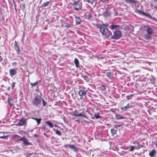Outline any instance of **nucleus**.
Masks as SVG:
<instances>
[{
  "mask_svg": "<svg viewBox=\"0 0 157 157\" xmlns=\"http://www.w3.org/2000/svg\"><path fill=\"white\" fill-rule=\"evenodd\" d=\"M14 49L16 51L17 53L19 54L20 52V48L18 43L16 41L14 42Z\"/></svg>",
  "mask_w": 157,
  "mask_h": 157,
  "instance_id": "obj_8",
  "label": "nucleus"
},
{
  "mask_svg": "<svg viewBox=\"0 0 157 157\" xmlns=\"http://www.w3.org/2000/svg\"><path fill=\"white\" fill-rule=\"evenodd\" d=\"M96 26L98 28H99V29H100V28H101V27L100 26H102V25H98V24H96Z\"/></svg>",
  "mask_w": 157,
  "mask_h": 157,
  "instance_id": "obj_46",
  "label": "nucleus"
},
{
  "mask_svg": "<svg viewBox=\"0 0 157 157\" xmlns=\"http://www.w3.org/2000/svg\"><path fill=\"white\" fill-rule=\"evenodd\" d=\"M41 97L38 94H37L36 95L34 100L33 101V105L35 106H37L39 104L41 101Z\"/></svg>",
  "mask_w": 157,
  "mask_h": 157,
  "instance_id": "obj_4",
  "label": "nucleus"
},
{
  "mask_svg": "<svg viewBox=\"0 0 157 157\" xmlns=\"http://www.w3.org/2000/svg\"><path fill=\"white\" fill-rule=\"evenodd\" d=\"M17 136L20 137V138L19 139V140L22 141L23 144L25 146H27L31 144V143L29 142L28 140L25 138V136L21 137L17 135H16L15 136V137Z\"/></svg>",
  "mask_w": 157,
  "mask_h": 157,
  "instance_id": "obj_5",
  "label": "nucleus"
},
{
  "mask_svg": "<svg viewBox=\"0 0 157 157\" xmlns=\"http://www.w3.org/2000/svg\"><path fill=\"white\" fill-rule=\"evenodd\" d=\"M138 146L140 147V148L142 147L143 146V145L141 144L139 145Z\"/></svg>",
  "mask_w": 157,
  "mask_h": 157,
  "instance_id": "obj_53",
  "label": "nucleus"
},
{
  "mask_svg": "<svg viewBox=\"0 0 157 157\" xmlns=\"http://www.w3.org/2000/svg\"><path fill=\"white\" fill-rule=\"evenodd\" d=\"M62 118L65 123L66 124L68 125V122L67 119L64 116H63V117H62Z\"/></svg>",
  "mask_w": 157,
  "mask_h": 157,
  "instance_id": "obj_29",
  "label": "nucleus"
},
{
  "mask_svg": "<svg viewBox=\"0 0 157 157\" xmlns=\"http://www.w3.org/2000/svg\"><path fill=\"white\" fill-rule=\"evenodd\" d=\"M130 0H124V1L128 3H129Z\"/></svg>",
  "mask_w": 157,
  "mask_h": 157,
  "instance_id": "obj_48",
  "label": "nucleus"
},
{
  "mask_svg": "<svg viewBox=\"0 0 157 157\" xmlns=\"http://www.w3.org/2000/svg\"><path fill=\"white\" fill-rule=\"evenodd\" d=\"M6 94L7 95H8L9 96V97H10V95L8 94Z\"/></svg>",
  "mask_w": 157,
  "mask_h": 157,
  "instance_id": "obj_63",
  "label": "nucleus"
},
{
  "mask_svg": "<svg viewBox=\"0 0 157 157\" xmlns=\"http://www.w3.org/2000/svg\"><path fill=\"white\" fill-rule=\"evenodd\" d=\"M132 96H133V95L132 94V95H129V96H127L126 98H127V99H128V100L129 99H130L131 97H132Z\"/></svg>",
  "mask_w": 157,
  "mask_h": 157,
  "instance_id": "obj_45",
  "label": "nucleus"
},
{
  "mask_svg": "<svg viewBox=\"0 0 157 157\" xmlns=\"http://www.w3.org/2000/svg\"><path fill=\"white\" fill-rule=\"evenodd\" d=\"M147 32L148 34L152 35L154 32V30L151 27H148L147 29Z\"/></svg>",
  "mask_w": 157,
  "mask_h": 157,
  "instance_id": "obj_10",
  "label": "nucleus"
},
{
  "mask_svg": "<svg viewBox=\"0 0 157 157\" xmlns=\"http://www.w3.org/2000/svg\"><path fill=\"white\" fill-rule=\"evenodd\" d=\"M43 128L44 129H45V127H43Z\"/></svg>",
  "mask_w": 157,
  "mask_h": 157,
  "instance_id": "obj_62",
  "label": "nucleus"
},
{
  "mask_svg": "<svg viewBox=\"0 0 157 157\" xmlns=\"http://www.w3.org/2000/svg\"><path fill=\"white\" fill-rule=\"evenodd\" d=\"M75 121H77V122H79V120H75Z\"/></svg>",
  "mask_w": 157,
  "mask_h": 157,
  "instance_id": "obj_58",
  "label": "nucleus"
},
{
  "mask_svg": "<svg viewBox=\"0 0 157 157\" xmlns=\"http://www.w3.org/2000/svg\"><path fill=\"white\" fill-rule=\"evenodd\" d=\"M76 67H79V62L77 58H75L74 61Z\"/></svg>",
  "mask_w": 157,
  "mask_h": 157,
  "instance_id": "obj_17",
  "label": "nucleus"
},
{
  "mask_svg": "<svg viewBox=\"0 0 157 157\" xmlns=\"http://www.w3.org/2000/svg\"><path fill=\"white\" fill-rule=\"evenodd\" d=\"M122 126V125L121 124H118V125L116 124L114 126V127L115 128H117L118 127H121Z\"/></svg>",
  "mask_w": 157,
  "mask_h": 157,
  "instance_id": "obj_40",
  "label": "nucleus"
},
{
  "mask_svg": "<svg viewBox=\"0 0 157 157\" xmlns=\"http://www.w3.org/2000/svg\"><path fill=\"white\" fill-rule=\"evenodd\" d=\"M135 154H137L138 155H140V154L139 153H135Z\"/></svg>",
  "mask_w": 157,
  "mask_h": 157,
  "instance_id": "obj_57",
  "label": "nucleus"
},
{
  "mask_svg": "<svg viewBox=\"0 0 157 157\" xmlns=\"http://www.w3.org/2000/svg\"><path fill=\"white\" fill-rule=\"evenodd\" d=\"M144 16L147 17L152 21L155 22H157V19L152 17L150 14H148L145 13Z\"/></svg>",
  "mask_w": 157,
  "mask_h": 157,
  "instance_id": "obj_11",
  "label": "nucleus"
},
{
  "mask_svg": "<svg viewBox=\"0 0 157 157\" xmlns=\"http://www.w3.org/2000/svg\"><path fill=\"white\" fill-rule=\"evenodd\" d=\"M156 146L157 147V141L156 142Z\"/></svg>",
  "mask_w": 157,
  "mask_h": 157,
  "instance_id": "obj_61",
  "label": "nucleus"
},
{
  "mask_svg": "<svg viewBox=\"0 0 157 157\" xmlns=\"http://www.w3.org/2000/svg\"><path fill=\"white\" fill-rule=\"evenodd\" d=\"M108 25L106 24H102V26H100L101 28L100 31L101 32L102 34L107 37H109L112 35V33L109 32L108 29L106 28V27Z\"/></svg>",
  "mask_w": 157,
  "mask_h": 157,
  "instance_id": "obj_1",
  "label": "nucleus"
},
{
  "mask_svg": "<svg viewBox=\"0 0 157 157\" xmlns=\"http://www.w3.org/2000/svg\"><path fill=\"white\" fill-rule=\"evenodd\" d=\"M20 7L21 9H22L23 11H24L25 8V4L23 3L22 4L20 5Z\"/></svg>",
  "mask_w": 157,
  "mask_h": 157,
  "instance_id": "obj_26",
  "label": "nucleus"
},
{
  "mask_svg": "<svg viewBox=\"0 0 157 157\" xmlns=\"http://www.w3.org/2000/svg\"><path fill=\"white\" fill-rule=\"evenodd\" d=\"M151 5L155 7H157V1H154L152 2Z\"/></svg>",
  "mask_w": 157,
  "mask_h": 157,
  "instance_id": "obj_28",
  "label": "nucleus"
},
{
  "mask_svg": "<svg viewBox=\"0 0 157 157\" xmlns=\"http://www.w3.org/2000/svg\"><path fill=\"white\" fill-rule=\"evenodd\" d=\"M31 118H32L34 120H36V122H37V125H38L40 123V122L41 121V119L40 118L37 119V118H34L33 117H32Z\"/></svg>",
  "mask_w": 157,
  "mask_h": 157,
  "instance_id": "obj_19",
  "label": "nucleus"
},
{
  "mask_svg": "<svg viewBox=\"0 0 157 157\" xmlns=\"http://www.w3.org/2000/svg\"><path fill=\"white\" fill-rule=\"evenodd\" d=\"M46 123L48 124L50 128H53V125L49 121H47L46 122Z\"/></svg>",
  "mask_w": 157,
  "mask_h": 157,
  "instance_id": "obj_30",
  "label": "nucleus"
},
{
  "mask_svg": "<svg viewBox=\"0 0 157 157\" xmlns=\"http://www.w3.org/2000/svg\"><path fill=\"white\" fill-rule=\"evenodd\" d=\"M37 81H36V82H34V83H31V85L32 86H36V85L37 83Z\"/></svg>",
  "mask_w": 157,
  "mask_h": 157,
  "instance_id": "obj_36",
  "label": "nucleus"
},
{
  "mask_svg": "<svg viewBox=\"0 0 157 157\" xmlns=\"http://www.w3.org/2000/svg\"><path fill=\"white\" fill-rule=\"evenodd\" d=\"M42 101L43 103V105L44 106H45L46 104V102L43 99H42Z\"/></svg>",
  "mask_w": 157,
  "mask_h": 157,
  "instance_id": "obj_38",
  "label": "nucleus"
},
{
  "mask_svg": "<svg viewBox=\"0 0 157 157\" xmlns=\"http://www.w3.org/2000/svg\"><path fill=\"white\" fill-rule=\"evenodd\" d=\"M83 78L85 80H86V79H88V77L86 76H84Z\"/></svg>",
  "mask_w": 157,
  "mask_h": 157,
  "instance_id": "obj_52",
  "label": "nucleus"
},
{
  "mask_svg": "<svg viewBox=\"0 0 157 157\" xmlns=\"http://www.w3.org/2000/svg\"><path fill=\"white\" fill-rule=\"evenodd\" d=\"M152 79L154 81L155 80V79L154 77H152Z\"/></svg>",
  "mask_w": 157,
  "mask_h": 157,
  "instance_id": "obj_56",
  "label": "nucleus"
},
{
  "mask_svg": "<svg viewBox=\"0 0 157 157\" xmlns=\"http://www.w3.org/2000/svg\"><path fill=\"white\" fill-rule=\"evenodd\" d=\"M115 118L117 120L125 118V117L121 115H116Z\"/></svg>",
  "mask_w": 157,
  "mask_h": 157,
  "instance_id": "obj_18",
  "label": "nucleus"
},
{
  "mask_svg": "<svg viewBox=\"0 0 157 157\" xmlns=\"http://www.w3.org/2000/svg\"><path fill=\"white\" fill-rule=\"evenodd\" d=\"M86 112H87L89 114L90 116H93V114L91 113L90 112L88 109H87L86 110Z\"/></svg>",
  "mask_w": 157,
  "mask_h": 157,
  "instance_id": "obj_41",
  "label": "nucleus"
},
{
  "mask_svg": "<svg viewBox=\"0 0 157 157\" xmlns=\"http://www.w3.org/2000/svg\"><path fill=\"white\" fill-rule=\"evenodd\" d=\"M65 26L67 28H69V27H70V25L69 24H67L66 25H65Z\"/></svg>",
  "mask_w": 157,
  "mask_h": 157,
  "instance_id": "obj_47",
  "label": "nucleus"
},
{
  "mask_svg": "<svg viewBox=\"0 0 157 157\" xmlns=\"http://www.w3.org/2000/svg\"><path fill=\"white\" fill-rule=\"evenodd\" d=\"M151 34H149L147 33L145 36V39L147 40H150L151 39Z\"/></svg>",
  "mask_w": 157,
  "mask_h": 157,
  "instance_id": "obj_24",
  "label": "nucleus"
},
{
  "mask_svg": "<svg viewBox=\"0 0 157 157\" xmlns=\"http://www.w3.org/2000/svg\"><path fill=\"white\" fill-rule=\"evenodd\" d=\"M73 149V150L74 151L77 152L78 151V148L76 147L75 146V148Z\"/></svg>",
  "mask_w": 157,
  "mask_h": 157,
  "instance_id": "obj_43",
  "label": "nucleus"
},
{
  "mask_svg": "<svg viewBox=\"0 0 157 157\" xmlns=\"http://www.w3.org/2000/svg\"><path fill=\"white\" fill-rule=\"evenodd\" d=\"M111 131L112 134L114 135L116 133V131L113 129H111Z\"/></svg>",
  "mask_w": 157,
  "mask_h": 157,
  "instance_id": "obj_33",
  "label": "nucleus"
},
{
  "mask_svg": "<svg viewBox=\"0 0 157 157\" xmlns=\"http://www.w3.org/2000/svg\"><path fill=\"white\" fill-rule=\"evenodd\" d=\"M10 89V87H9V88H8V90H9Z\"/></svg>",
  "mask_w": 157,
  "mask_h": 157,
  "instance_id": "obj_64",
  "label": "nucleus"
},
{
  "mask_svg": "<svg viewBox=\"0 0 157 157\" xmlns=\"http://www.w3.org/2000/svg\"><path fill=\"white\" fill-rule=\"evenodd\" d=\"M7 101L9 103L10 106L11 107L14 105L13 100L12 98L9 97L8 98Z\"/></svg>",
  "mask_w": 157,
  "mask_h": 157,
  "instance_id": "obj_12",
  "label": "nucleus"
},
{
  "mask_svg": "<svg viewBox=\"0 0 157 157\" xmlns=\"http://www.w3.org/2000/svg\"><path fill=\"white\" fill-rule=\"evenodd\" d=\"M27 119L28 118L24 119L23 118H21L17 125L18 126H21L24 125L26 126Z\"/></svg>",
  "mask_w": 157,
  "mask_h": 157,
  "instance_id": "obj_7",
  "label": "nucleus"
},
{
  "mask_svg": "<svg viewBox=\"0 0 157 157\" xmlns=\"http://www.w3.org/2000/svg\"><path fill=\"white\" fill-rule=\"evenodd\" d=\"M113 33L114 35L111 36V38L113 39H118L122 36V32L119 30H116Z\"/></svg>",
  "mask_w": 157,
  "mask_h": 157,
  "instance_id": "obj_3",
  "label": "nucleus"
},
{
  "mask_svg": "<svg viewBox=\"0 0 157 157\" xmlns=\"http://www.w3.org/2000/svg\"><path fill=\"white\" fill-rule=\"evenodd\" d=\"M44 136H46L47 137H48V136L47 135H46L45 133H44Z\"/></svg>",
  "mask_w": 157,
  "mask_h": 157,
  "instance_id": "obj_55",
  "label": "nucleus"
},
{
  "mask_svg": "<svg viewBox=\"0 0 157 157\" xmlns=\"http://www.w3.org/2000/svg\"><path fill=\"white\" fill-rule=\"evenodd\" d=\"M13 5H14V7L15 10H16V11H17V9H16V4L15 2L14 1H13Z\"/></svg>",
  "mask_w": 157,
  "mask_h": 157,
  "instance_id": "obj_44",
  "label": "nucleus"
},
{
  "mask_svg": "<svg viewBox=\"0 0 157 157\" xmlns=\"http://www.w3.org/2000/svg\"><path fill=\"white\" fill-rule=\"evenodd\" d=\"M129 104L128 103L126 106L124 107H121V109L122 110L125 111L126 110L128 109L130 107L129 106Z\"/></svg>",
  "mask_w": 157,
  "mask_h": 157,
  "instance_id": "obj_22",
  "label": "nucleus"
},
{
  "mask_svg": "<svg viewBox=\"0 0 157 157\" xmlns=\"http://www.w3.org/2000/svg\"><path fill=\"white\" fill-rule=\"evenodd\" d=\"M87 17H88V18H90V17H91V15L90 14H89L87 16Z\"/></svg>",
  "mask_w": 157,
  "mask_h": 157,
  "instance_id": "obj_49",
  "label": "nucleus"
},
{
  "mask_svg": "<svg viewBox=\"0 0 157 157\" xmlns=\"http://www.w3.org/2000/svg\"><path fill=\"white\" fill-rule=\"evenodd\" d=\"M75 18L76 25H79L81 23L82 21L80 17L75 16Z\"/></svg>",
  "mask_w": 157,
  "mask_h": 157,
  "instance_id": "obj_14",
  "label": "nucleus"
},
{
  "mask_svg": "<svg viewBox=\"0 0 157 157\" xmlns=\"http://www.w3.org/2000/svg\"><path fill=\"white\" fill-rule=\"evenodd\" d=\"M74 9L77 10H80L81 8L82 3L80 1L75 2L73 4Z\"/></svg>",
  "mask_w": 157,
  "mask_h": 157,
  "instance_id": "obj_6",
  "label": "nucleus"
},
{
  "mask_svg": "<svg viewBox=\"0 0 157 157\" xmlns=\"http://www.w3.org/2000/svg\"><path fill=\"white\" fill-rule=\"evenodd\" d=\"M103 15L105 17L107 18L110 16V12H109L108 11H106L103 13Z\"/></svg>",
  "mask_w": 157,
  "mask_h": 157,
  "instance_id": "obj_15",
  "label": "nucleus"
},
{
  "mask_svg": "<svg viewBox=\"0 0 157 157\" xmlns=\"http://www.w3.org/2000/svg\"><path fill=\"white\" fill-rule=\"evenodd\" d=\"M135 146H131V148L129 150V151H132L134 150L135 148Z\"/></svg>",
  "mask_w": 157,
  "mask_h": 157,
  "instance_id": "obj_39",
  "label": "nucleus"
},
{
  "mask_svg": "<svg viewBox=\"0 0 157 157\" xmlns=\"http://www.w3.org/2000/svg\"><path fill=\"white\" fill-rule=\"evenodd\" d=\"M85 1L90 4H92L94 2V0H85Z\"/></svg>",
  "mask_w": 157,
  "mask_h": 157,
  "instance_id": "obj_31",
  "label": "nucleus"
},
{
  "mask_svg": "<svg viewBox=\"0 0 157 157\" xmlns=\"http://www.w3.org/2000/svg\"><path fill=\"white\" fill-rule=\"evenodd\" d=\"M78 94L81 97L80 98H82L83 96L86 94V92L85 91L81 90L79 91Z\"/></svg>",
  "mask_w": 157,
  "mask_h": 157,
  "instance_id": "obj_13",
  "label": "nucleus"
},
{
  "mask_svg": "<svg viewBox=\"0 0 157 157\" xmlns=\"http://www.w3.org/2000/svg\"><path fill=\"white\" fill-rule=\"evenodd\" d=\"M15 83L14 82H13L11 84L12 89H13L15 86Z\"/></svg>",
  "mask_w": 157,
  "mask_h": 157,
  "instance_id": "obj_42",
  "label": "nucleus"
},
{
  "mask_svg": "<svg viewBox=\"0 0 157 157\" xmlns=\"http://www.w3.org/2000/svg\"><path fill=\"white\" fill-rule=\"evenodd\" d=\"M136 12L137 13L143 16H144L145 13L144 12L142 11L141 10H137L136 11Z\"/></svg>",
  "mask_w": 157,
  "mask_h": 157,
  "instance_id": "obj_20",
  "label": "nucleus"
},
{
  "mask_svg": "<svg viewBox=\"0 0 157 157\" xmlns=\"http://www.w3.org/2000/svg\"><path fill=\"white\" fill-rule=\"evenodd\" d=\"M120 26L118 25H111L109 27V28L111 29H116L118 27H119Z\"/></svg>",
  "mask_w": 157,
  "mask_h": 157,
  "instance_id": "obj_16",
  "label": "nucleus"
},
{
  "mask_svg": "<svg viewBox=\"0 0 157 157\" xmlns=\"http://www.w3.org/2000/svg\"><path fill=\"white\" fill-rule=\"evenodd\" d=\"M17 73V71L15 69H10V74L12 77H13L14 75H16Z\"/></svg>",
  "mask_w": 157,
  "mask_h": 157,
  "instance_id": "obj_9",
  "label": "nucleus"
},
{
  "mask_svg": "<svg viewBox=\"0 0 157 157\" xmlns=\"http://www.w3.org/2000/svg\"><path fill=\"white\" fill-rule=\"evenodd\" d=\"M100 89L101 90L104 91L105 90V87L103 85H101L100 86Z\"/></svg>",
  "mask_w": 157,
  "mask_h": 157,
  "instance_id": "obj_34",
  "label": "nucleus"
},
{
  "mask_svg": "<svg viewBox=\"0 0 157 157\" xmlns=\"http://www.w3.org/2000/svg\"><path fill=\"white\" fill-rule=\"evenodd\" d=\"M136 2H137V1L135 0H130L129 3H132L135 4V3H136Z\"/></svg>",
  "mask_w": 157,
  "mask_h": 157,
  "instance_id": "obj_37",
  "label": "nucleus"
},
{
  "mask_svg": "<svg viewBox=\"0 0 157 157\" xmlns=\"http://www.w3.org/2000/svg\"><path fill=\"white\" fill-rule=\"evenodd\" d=\"M69 146V148L71 149H73L75 148V146L74 145H68V144H67L66 145H65V146Z\"/></svg>",
  "mask_w": 157,
  "mask_h": 157,
  "instance_id": "obj_32",
  "label": "nucleus"
},
{
  "mask_svg": "<svg viewBox=\"0 0 157 157\" xmlns=\"http://www.w3.org/2000/svg\"><path fill=\"white\" fill-rule=\"evenodd\" d=\"M94 117L96 119H98L100 118H101V117L98 115H97L95 113L94 114Z\"/></svg>",
  "mask_w": 157,
  "mask_h": 157,
  "instance_id": "obj_35",
  "label": "nucleus"
},
{
  "mask_svg": "<svg viewBox=\"0 0 157 157\" xmlns=\"http://www.w3.org/2000/svg\"><path fill=\"white\" fill-rule=\"evenodd\" d=\"M107 76L109 78H111L113 75V74L110 72H108L106 73Z\"/></svg>",
  "mask_w": 157,
  "mask_h": 157,
  "instance_id": "obj_25",
  "label": "nucleus"
},
{
  "mask_svg": "<svg viewBox=\"0 0 157 157\" xmlns=\"http://www.w3.org/2000/svg\"><path fill=\"white\" fill-rule=\"evenodd\" d=\"M156 153V151L155 150H153L149 153V155L151 157H153Z\"/></svg>",
  "mask_w": 157,
  "mask_h": 157,
  "instance_id": "obj_21",
  "label": "nucleus"
},
{
  "mask_svg": "<svg viewBox=\"0 0 157 157\" xmlns=\"http://www.w3.org/2000/svg\"><path fill=\"white\" fill-rule=\"evenodd\" d=\"M0 62L2 59L0 56Z\"/></svg>",
  "mask_w": 157,
  "mask_h": 157,
  "instance_id": "obj_59",
  "label": "nucleus"
},
{
  "mask_svg": "<svg viewBox=\"0 0 157 157\" xmlns=\"http://www.w3.org/2000/svg\"><path fill=\"white\" fill-rule=\"evenodd\" d=\"M54 131H55L56 134L57 135L61 136L62 135V133L60 132V131L58 129H54Z\"/></svg>",
  "mask_w": 157,
  "mask_h": 157,
  "instance_id": "obj_23",
  "label": "nucleus"
},
{
  "mask_svg": "<svg viewBox=\"0 0 157 157\" xmlns=\"http://www.w3.org/2000/svg\"><path fill=\"white\" fill-rule=\"evenodd\" d=\"M6 137V136H0V138H2V139H4Z\"/></svg>",
  "mask_w": 157,
  "mask_h": 157,
  "instance_id": "obj_50",
  "label": "nucleus"
},
{
  "mask_svg": "<svg viewBox=\"0 0 157 157\" xmlns=\"http://www.w3.org/2000/svg\"><path fill=\"white\" fill-rule=\"evenodd\" d=\"M140 148V147H139L138 146L137 147L135 148V149H137L138 150Z\"/></svg>",
  "mask_w": 157,
  "mask_h": 157,
  "instance_id": "obj_54",
  "label": "nucleus"
},
{
  "mask_svg": "<svg viewBox=\"0 0 157 157\" xmlns=\"http://www.w3.org/2000/svg\"><path fill=\"white\" fill-rule=\"evenodd\" d=\"M34 136L36 137H38V135H37L36 134H35L34 135Z\"/></svg>",
  "mask_w": 157,
  "mask_h": 157,
  "instance_id": "obj_51",
  "label": "nucleus"
},
{
  "mask_svg": "<svg viewBox=\"0 0 157 157\" xmlns=\"http://www.w3.org/2000/svg\"><path fill=\"white\" fill-rule=\"evenodd\" d=\"M78 110H75L74 111L70 112V114L72 116L75 117H82L86 118L87 119V117L85 114H82V113H78Z\"/></svg>",
  "mask_w": 157,
  "mask_h": 157,
  "instance_id": "obj_2",
  "label": "nucleus"
},
{
  "mask_svg": "<svg viewBox=\"0 0 157 157\" xmlns=\"http://www.w3.org/2000/svg\"><path fill=\"white\" fill-rule=\"evenodd\" d=\"M100 114V113H98L97 114V115H99Z\"/></svg>",
  "mask_w": 157,
  "mask_h": 157,
  "instance_id": "obj_60",
  "label": "nucleus"
},
{
  "mask_svg": "<svg viewBox=\"0 0 157 157\" xmlns=\"http://www.w3.org/2000/svg\"><path fill=\"white\" fill-rule=\"evenodd\" d=\"M49 3L50 2H45L43 4L41 5V7H44L46 6H47Z\"/></svg>",
  "mask_w": 157,
  "mask_h": 157,
  "instance_id": "obj_27",
  "label": "nucleus"
}]
</instances>
